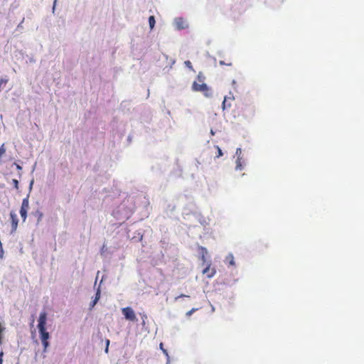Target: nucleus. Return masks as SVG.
Returning <instances> with one entry per match:
<instances>
[{
    "mask_svg": "<svg viewBox=\"0 0 364 364\" xmlns=\"http://www.w3.org/2000/svg\"><path fill=\"white\" fill-rule=\"evenodd\" d=\"M134 210V203L130 198L125 199L122 204L118 206L117 218L120 223L129 219Z\"/></svg>",
    "mask_w": 364,
    "mask_h": 364,
    "instance_id": "f257e3e1",
    "label": "nucleus"
},
{
    "mask_svg": "<svg viewBox=\"0 0 364 364\" xmlns=\"http://www.w3.org/2000/svg\"><path fill=\"white\" fill-rule=\"evenodd\" d=\"M47 321V314L43 311L40 314L38 318V328L40 333L41 341L48 340L50 338L49 333L46 330V324Z\"/></svg>",
    "mask_w": 364,
    "mask_h": 364,
    "instance_id": "f03ea898",
    "label": "nucleus"
},
{
    "mask_svg": "<svg viewBox=\"0 0 364 364\" xmlns=\"http://www.w3.org/2000/svg\"><path fill=\"white\" fill-rule=\"evenodd\" d=\"M192 90L195 92H202L205 97H210L211 92L208 85L204 82H193L192 85Z\"/></svg>",
    "mask_w": 364,
    "mask_h": 364,
    "instance_id": "7ed1b4c3",
    "label": "nucleus"
},
{
    "mask_svg": "<svg viewBox=\"0 0 364 364\" xmlns=\"http://www.w3.org/2000/svg\"><path fill=\"white\" fill-rule=\"evenodd\" d=\"M122 314L127 320L135 321L137 320L135 313L131 307H125L122 309Z\"/></svg>",
    "mask_w": 364,
    "mask_h": 364,
    "instance_id": "20e7f679",
    "label": "nucleus"
},
{
    "mask_svg": "<svg viewBox=\"0 0 364 364\" xmlns=\"http://www.w3.org/2000/svg\"><path fill=\"white\" fill-rule=\"evenodd\" d=\"M29 208L28 196L25 198L22 201V205L20 210V215L23 220L25 221L27 217V212Z\"/></svg>",
    "mask_w": 364,
    "mask_h": 364,
    "instance_id": "39448f33",
    "label": "nucleus"
},
{
    "mask_svg": "<svg viewBox=\"0 0 364 364\" xmlns=\"http://www.w3.org/2000/svg\"><path fill=\"white\" fill-rule=\"evenodd\" d=\"M216 271L214 268L213 269H210V264H208L203 270V274H206V276L208 277V278H211L213 277L215 274Z\"/></svg>",
    "mask_w": 364,
    "mask_h": 364,
    "instance_id": "423d86ee",
    "label": "nucleus"
},
{
    "mask_svg": "<svg viewBox=\"0 0 364 364\" xmlns=\"http://www.w3.org/2000/svg\"><path fill=\"white\" fill-rule=\"evenodd\" d=\"M175 25L178 29H184L186 27V22L182 18L175 19Z\"/></svg>",
    "mask_w": 364,
    "mask_h": 364,
    "instance_id": "0eeeda50",
    "label": "nucleus"
},
{
    "mask_svg": "<svg viewBox=\"0 0 364 364\" xmlns=\"http://www.w3.org/2000/svg\"><path fill=\"white\" fill-rule=\"evenodd\" d=\"M10 215H11V218L12 220V232H14L17 228L18 220L16 213H14V212H11Z\"/></svg>",
    "mask_w": 364,
    "mask_h": 364,
    "instance_id": "6e6552de",
    "label": "nucleus"
},
{
    "mask_svg": "<svg viewBox=\"0 0 364 364\" xmlns=\"http://www.w3.org/2000/svg\"><path fill=\"white\" fill-rule=\"evenodd\" d=\"M198 252L201 256V260L205 262L206 260V255H208L207 249L204 247L199 246L198 247Z\"/></svg>",
    "mask_w": 364,
    "mask_h": 364,
    "instance_id": "1a4fd4ad",
    "label": "nucleus"
},
{
    "mask_svg": "<svg viewBox=\"0 0 364 364\" xmlns=\"http://www.w3.org/2000/svg\"><path fill=\"white\" fill-rule=\"evenodd\" d=\"M255 108L253 107L247 106L244 109V115L245 117H250L255 114Z\"/></svg>",
    "mask_w": 364,
    "mask_h": 364,
    "instance_id": "9d476101",
    "label": "nucleus"
},
{
    "mask_svg": "<svg viewBox=\"0 0 364 364\" xmlns=\"http://www.w3.org/2000/svg\"><path fill=\"white\" fill-rule=\"evenodd\" d=\"M100 297V288L97 289V292H96V295H95V299L90 302V309H92L97 304V302L98 301Z\"/></svg>",
    "mask_w": 364,
    "mask_h": 364,
    "instance_id": "9b49d317",
    "label": "nucleus"
},
{
    "mask_svg": "<svg viewBox=\"0 0 364 364\" xmlns=\"http://www.w3.org/2000/svg\"><path fill=\"white\" fill-rule=\"evenodd\" d=\"M32 215H33L35 217L37 218V223L36 224L38 225L43 218V213L41 211H40L39 210H37L36 211L32 213Z\"/></svg>",
    "mask_w": 364,
    "mask_h": 364,
    "instance_id": "f8f14e48",
    "label": "nucleus"
},
{
    "mask_svg": "<svg viewBox=\"0 0 364 364\" xmlns=\"http://www.w3.org/2000/svg\"><path fill=\"white\" fill-rule=\"evenodd\" d=\"M228 100H232L230 97H225L222 104V107L223 109L227 108H230L231 107V104L228 102Z\"/></svg>",
    "mask_w": 364,
    "mask_h": 364,
    "instance_id": "ddd939ff",
    "label": "nucleus"
},
{
    "mask_svg": "<svg viewBox=\"0 0 364 364\" xmlns=\"http://www.w3.org/2000/svg\"><path fill=\"white\" fill-rule=\"evenodd\" d=\"M226 259L228 261L229 265H231V266L235 265V259H234V256L232 255V254H229L227 256Z\"/></svg>",
    "mask_w": 364,
    "mask_h": 364,
    "instance_id": "4468645a",
    "label": "nucleus"
},
{
    "mask_svg": "<svg viewBox=\"0 0 364 364\" xmlns=\"http://www.w3.org/2000/svg\"><path fill=\"white\" fill-rule=\"evenodd\" d=\"M149 23L150 28L153 29L154 26H155V23H156L155 18H154V16H149Z\"/></svg>",
    "mask_w": 364,
    "mask_h": 364,
    "instance_id": "2eb2a0df",
    "label": "nucleus"
},
{
    "mask_svg": "<svg viewBox=\"0 0 364 364\" xmlns=\"http://www.w3.org/2000/svg\"><path fill=\"white\" fill-rule=\"evenodd\" d=\"M215 148L217 151L215 157L219 158V157L222 156L223 154L221 149L218 146H215Z\"/></svg>",
    "mask_w": 364,
    "mask_h": 364,
    "instance_id": "dca6fc26",
    "label": "nucleus"
},
{
    "mask_svg": "<svg viewBox=\"0 0 364 364\" xmlns=\"http://www.w3.org/2000/svg\"><path fill=\"white\" fill-rule=\"evenodd\" d=\"M236 169L237 170H242V165L241 162V159L240 157L237 158L236 161Z\"/></svg>",
    "mask_w": 364,
    "mask_h": 364,
    "instance_id": "f3484780",
    "label": "nucleus"
},
{
    "mask_svg": "<svg viewBox=\"0 0 364 364\" xmlns=\"http://www.w3.org/2000/svg\"><path fill=\"white\" fill-rule=\"evenodd\" d=\"M41 343L43 346V352H46L47 351V348L49 346V342H48V340H46V341H41Z\"/></svg>",
    "mask_w": 364,
    "mask_h": 364,
    "instance_id": "a211bd4d",
    "label": "nucleus"
},
{
    "mask_svg": "<svg viewBox=\"0 0 364 364\" xmlns=\"http://www.w3.org/2000/svg\"><path fill=\"white\" fill-rule=\"evenodd\" d=\"M197 80H198L199 82H203L204 80H205V76L203 75V74L200 72L197 76Z\"/></svg>",
    "mask_w": 364,
    "mask_h": 364,
    "instance_id": "6ab92c4d",
    "label": "nucleus"
},
{
    "mask_svg": "<svg viewBox=\"0 0 364 364\" xmlns=\"http://www.w3.org/2000/svg\"><path fill=\"white\" fill-rule=\"evenodd\" d=\"M159 347H160L161 350L163 351V353L166 355V356L168 358L169 356H168V351L164 348V345L162 343H160Z\"/></svg>",
    "mask_w": 364,
    "mask_h": 364,
    "instance_id": "aec40b11",
    "label": "nucleus"
},
{
    "mask_svg": "<svg viewBox=\"0 0 364 364\" xmlns=\"http://www.w3.org/2000/svg\"><path fill=\"white\" fill-rule=\"evenodd\" d=\"M184 63L186 65V67L188 68L191 70L194 71V69H193V68L192 66V64H191V61L186 60V61H185Z\"/></svg>",
    "mask_w": 364,
    "mask_h": 364,
    "instance_id": "412c9836",
    "label": "nucleus"
},
{
    "mask_svg": "<svg viewBox=\"0 0 364 364\" xmlns=\"http://www.w3.org/2000/svg\"><path fill=\"white\" fill-rule=\"evenodd\" d=\"M198 310V309L196 308H193L192 309H191L190 311H188V312H186V316H191L194 312H196V311Z\"/></svg>",
    "mask_w": 364,
    "mask_h": 364,
    "instance_id": "4be33fe9",
    "label": "nucleus"
},
{
    "mask_svg": "<svg viewBox=\"0 0 364 364\" xmlns=\"http://www.w3.org/2000/svg\"><path fill=\"white\" fill-rule=\"evenodd\" d=\"M6 152V149L4 148V144H2L0 146V158Z\"/></svg>",
    "mask_w": 364,
    "mask_h": 364,
    "instance_id": "5701e85b",
    "label": "nucleus"
},
{
    "mask_svg": "<svg viewBox=\"0 0 364 364\" xmlns=\"http://www.w3.org/2000/svg\"><path fill=\"white\" fill-rule=\"evenodd\" d=\"M12 183L14 184V187L16 188V189H18V181L17 179H13L12 180Z\"/></svg>",
    "mask_w": 364,
    "mask_h": 364,
    "instance_id": "b1692460",
    "label": "nucleus"
},
{
    "mask_svg": "<svg viewBox=\"0 0 364 364\" xmlns=\"http://www.w3.org/2000/svg\"><path fill=\"white\" fill-rule=\"evenodd\" d=\"M109 345V340H106V346H105V353L108 352Z\"/></svg>",
    "mask_w": 364,
    "mask_h": 364,
    "instance_id": "393cba45",
    "label": "nucleus"
},
{
    "mask_svg": "<svg viewBox=\"0 0 364 364\" xmlns=\"http://www.w3.org/2000/svg\"><path fill=\"white\" fill-rule=\"evenodd\" d=\"M220 65H228V66H231L232 65V63H225V61L223 60H220L219 62Z\"/></svg>",
    "mask_w": 364,
    "mask_h": 364,
    "instance_id": "a878e982",
    "label": "nucleus"
},
{
    "mask_svg": "<svg viewBox=\"0 0 364 364\" xmlns=\"http://www.w3.org/2000/svg\"><path fill=\"white\" fill-rule=\"evenodd\" d=\"M13 166H15L16 167V169L18 171H21L22 169V167L19 164H17L16 163H14Z\"/></svg>",
    "mask_w": 364,
    "mask_h": 364,
    "instance_id": "bb28decb",
    "label": "nucleus"
},
{
    "mask_svg": "<svg viewBox=\"0 0 364 364\" xmlns=\"http://www.w3.org/2000/svg\"><path fill=\"white\" fill-rule=\"evenodd\" d=\"M183 297H189V296L185 295V294H181L178 296H176L175 298V300H178L179 298H183Z\"/></svg>",
    "mask_w": 364,
    "mask_h": 364,
    "instance_id": "cd10ccee",
    "label": "nucleus"
},
{
    "mask_svg": "<svg viewBox=\"0 0 364 364\" xmlns=\"http://www.w3.org/2000/svg\"><path fill=\"white\" fill-rule=\"evenodd\" d=\"M7 82H8V80H7V79L1 78V79L0 80L1 85L3 83L6 84Z\"/></svg>",
    "mask_w": 364,
    "mask_h": 364,
    "instance_id": "c85d7f7f",
    "label": "nucleus"
},
{
    "mask_svg": "<svg viewBox=\"0 0 364 364\" xmlns=\"http://www.w3.org/2000/svg\"><path fill=\"white\" fill-rule=\"evenodd\" d=\"M56 2H57V0H54L53 6V9H52V11H53V14H54L55 10Z\"/></svg>",
    "mask_w": 364,
    "mask_h": 364,
    "instance_id": "c756f323",
    "label": "nucleus"
},
{
    "mask_svg": "<svg viewBox=\"0 0 364 364\" xmlns=\"http://www.w3.org/2000/svg\"><path fill=\"white\" fill-rule=\"evenodd\" d=\"M3 355H4V353L1 352L0 353V364H2V363H3Z\"/></svg>",
    "mask_w": 364,
    "mask_h": 364,
    "instance_id": "7c9ffc66",
    "label": "nucleus"
},
{
    "mask_svg": "<svg viewBox=\"0 0 364 364\" xmlns=\"http://www.w3.org/2000/svg\"><path fill=\"white\" fill-rule=\"evenodd\" d=\"M29 63H36V59H35L33 57H31V58H29Z\"/></svg>",
    "mask_w": 364,
    "mask_h": 364,
    "instance_id": "2f4dec72",
    "label": "nucleus"
},
{
    "mask_svg": "<svg viewBox=\"0 0 364 364\" xmlns=\"http://www.w3.org/2000/svg\"><path fill=\"white\" fill-rule=\"evenodd\" d=\"M33 181L32 180L30 183V185H29V188L31 189L32 188V186H33Z\"/></svg>",
    "mask_w": 364,
    "mask_h": 364,
    "instance_id": "473e14b6",
    "label": "nucleus"
},
{
    "mask_svg": "<svg viewBox=\"0 0 364 364\" xmlns=\"http://www.w3.org/2000/svg\"><path fill=\"white\" fill-rule=\"evenodd\" d=\"M99 274H100V272H97V277H96V282H95V283L97 282V280L98 279Z\"/></svg>",
    "mask_w": 364,
    "mask_h": 364,
    "instance_id": "72a5a7b5",
    "label": "nucleus"
},
{
    "mask_svg": "<svg viewBox=\"0 0 364 364\" xmlns=\"http://www.w3.org/2000/svg\"><path fill=\"white\" fill-rule=\"evenodd\" d=\"M239 152L241 153V149H237L236 154H237Z\"/></svg>",
    "mask_w": 364,
    "mask_h": 364,
    "instance_id": "f704fd0d",
    "label": "nucleus"
},
{
    "mask_svg": "<svg viewBox=\"0 0 364 364\" xmlns=\"http://www.w3.org/2000/svg\"><path fill=\"white\" fill-rule=\"evenodd\" d=\"M105 248V246L104 245V246L102 247V251H104Z\"/></svg>",
    "mask_w": 364,
    "mask_h": 364,
    "instance_id": "c9c22d12",
    "label": "nucleus"
}]
</instances>
